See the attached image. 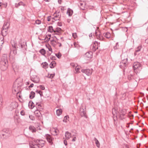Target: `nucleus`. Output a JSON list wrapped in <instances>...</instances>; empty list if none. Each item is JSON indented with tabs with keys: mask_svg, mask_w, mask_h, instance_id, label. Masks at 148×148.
Returning <instances> with one entry per match:
<instances>
[{
	"mask_svg": "<svg viewBox=\"0 0 148 148\" xmlns=\"http://www.w3.org/2000/svg\"><path fill=\"white\" fill-rule=\"evenodd\" d=\"M3 132H6V133H8V130H7L6 129H3Z\"/></svg>",
	"mask_w": 148,
	"mask_h": 148,
	"instance_id": "nucleus-63",
	"label": "nucleus"
},
{
	"mask_svg": "<svg viewBox=\"0 0 148 148\" xmlns=\"http://www.w3.org/2000/svg\"><path fill=\"white\" fill-rule=\"evenodd\" d=\"M56 114L58 116L60 115L62 113V110L61 109H58L56 110Z\"/></svg>",
	"mask_w": 148,
	"mask_h": 148,
	"instance_id": "nucleus-30",
	"label": "nucleus"
},
{
	"mask_svg": "<svg viewBox=\"0 0 148 148\" xmlns=\"http://www.w3.org/2000/svg\"><path fill=\"white\" fill-rule=\"evenodd\" d=\"M7 68V67L5 66V65H2V66L1 67V70L3 71H4Z\"/></svg>",
	"mask_w": 148,
	"mask_h": 148,
	"instance_id": "nucleus-46",
	"label": "nucleus"
},
{
	"mask_svg": "<svg viewBox=\"0 0 148 148\" xmlns=\"http://www.w3.org/2000/svg\"><path fill=\"white\" fill-rule=\"evenodd\" d=\"M64 143L66 146L67 145V142L65 140H64Z\"/></svg>",
	"mask_w": 148,
	"mask_h": 148,
	"instance_id": "nucleus-62",
	"label": "nucleus"
},
{
	"mask_svg": "<svg viewBox=\"0 0 148 148\" xmlns=\"http://www.w3.org/2000/svg\"><path fill=\"white\" fill-rule=\"evenodd\" d=\"M60 14L59 12H58V13L56 14H54V17L53 18H52V19L55 21L58 20H60Z\"/></svg>",
	"mask_w": 148,
	"mask_h": 148,
	"instance_id": "nucleus-8",
	"label": "nucleus"
},
{
	"mask_svg": "<svg viewBox=\"0 0 148 148\" xmlns=\"http://www.w3.org/2000/svg\"><path fill=\"white\" fill-rule=\"evenodd\" d=\"M40 53L43 55H45L46 54V51L43 49H42L40 51Z\"/></svg>",
	"mask_w": 148,
	"mask_h": 148,
	"instance_id": "nucleus-33",
	"label": "nucleus"
},
{
	"mask_svg": "<svg viewBox=\"0 0 148 148\" xmlns=\"http://www.w3.org/2000/svg\"><path fill=\"white\" fill-rule=\"evenodd\" d=\"M73 36L74 38H76L77 37L76 33H73Z\"/></svg>",
	"mask_w": 148,
	"mask_h": 148,
	"instance_id": "nucleus-49",
	"label": "nucleus"
},
{
	"mask_svg": "<svg viewBox=\"0 0 148 148\" xmlns=\"http://www.w3.org/2000/svg\"><path fill=\"white\" fill-rule=\"evenodd\" d=\"M56 56L58 58H60L61 56V54L60 53H58L55 54Z\"/></svg>",
	"mask_w": 148,
	"mask_h": 148,
	"instance_id": "nucleus-43",
	"label": "nucleus"
},
{
	"mask_svg": "<svg viewBox=\"0 0 148 148\" xmlns=\"http://www.w3.org/2000/svg\"><path fill=\"white\" fill-rule=\"evenodd\" d=\"M18 46L19 47H21V49H22L25 46V45L24 44L19 43L18 44Z\"/></svg>",
	"mask_w": 148,
	"mask_h": 148,
	"instance_id": "nucleus-44",
	"label": "nucleus"
},
{
	"mask_svg": "<svg viewBox=\"0 0 148 148\" xmlns=\"http://www.w3.org/2000/svg\"><path fill=\"white\" fill-rule=\"evenodd\" d=\"M69 118V117L68 116H65L63 119V121L64 122H67V120L68 118Z\"/></svg>",
	"mask_w": 148,
	"mask_h": 148,
	"instance_id": "nucleus-42",
	"label": "nucleus"
},
{
	"mask_svg": "<svg viewBox=\"0 0 148 148\" xmlns=\"http://www.w3.org/2000/svg\"><path fill=\"white\" fill-rule=\"evenodd\" d=\"M21 114L22 116L24 115L25 114L24 111L23 110H22L21 112Z\"/></svg>",
	"mask_w": 148,
	"mask_h": 148,
	"instance_id": "nucleus-50",
	"label": "nucleus"
},
{
	"mask_svg": "<svg viewBox=\"0 0 148 148\" xmlns=\"http://www.w3.org/2000/svg\"><path fill=\"white\" fill-rule=\"evenodd\" d=\"M127 59H125L123 60L120 62L121 64H127Z\"/></svg>",
	"mask_w": 148,
	"mask_h": 148,
	"instance_id": "nucleus-36",
	"label": "nucleus"
},
{
	"mask_svg": "<svg viewBox=\"0 0 148 148\" xmlns=\"http://www.w3.org/2000/svg\"><path fill=\"white\" fill-rule=\"evenodd\" d=\"M12 68L15 72L17 71L18 68L17 65H13Z\"/></svg>",
	"mask_w": 148,
	"mask_h": 148,
	"instance_id": "nucleus-37",
	"label": "nucleus"
},
{
	"mask_svg": "<svg viewBox=\"0 0 148 148\" xmlns=\"http://www.w3.org/2000/svg\"><path fill=\"white\" fill-rule=\"evenodd\" d=\"M82 71L83 73H85L88 76L90 75L92 72V69H82Z\"/></svg>",
	"mask_w": 148,
	"mask_h": 148,
	"instance_id": "nucleus-4",
	"label": "nucleus"
},
{
	"mask_svg": "<svg viewBox=\"0 0 148 148\" xmlns=\"http://www.w3.org/2000/svg\"><path fill=\"white\" fill-rule=\"evenodd\" d=\"M65 136L66 139H69L71 137V134L69 132H66L65 134Z\"/></svg>",
	"mask_w": 148,
	"mask_h": 148,
	"instance_id": "nucleus-24",
	"label": "nucleus"
},
{
	"mask_svg": "<svg viewBox=\"0 0 148 148\" xmlns=\"http://www.w3.org/2000/svg\"><path fill=\"white\" fill-rule=\"evenodd\" d=\"M92 47V49L93 51H95L98 49V42L96 41H95L91 45Z\"/></svg>",
	"mask_w": 148,
	"mask_h": 148,
	"instance_id": "nucleus-7",
	"label": "nucleus"
},
{
	"mask_svg": "<svg viewBox=\"0 0 148 148\" xmlns=\"http://www.w3.org/2000/svg\"><path fill=\"white\" fill-rule=\"evenodd\" d=\"M29 118L32 120H34V116L32 115H29Z\"/></svg>",
	"mask_w": 148,
	"mask_h": 148,
	"instance_id": "nucleus-48",
	"label": "nucleus"
},
{
	"mask_svg": "<svg viewBox=\"0 0 148 148\" xmlns=\"http://www.w3.org/2000/svg\"><path fill=\"white\" fill-rule=\"evenodd\" d=\"M94 140L95 141V143L97 146L99 148V147L100 144L98 140L97 139V138H94Z\"/></svg>",
	"mask_w": 148,
	"mask_h": 148,
	"instance_id": "nucleus-26",
	"label": "nucleus"
},
{
	"mask_svg": "<svg viewBox=\"0 0 148 148\" xmlns=\"http://www.w3.org/2000/svg\"><path fill=\"white\" fill-rule=\"evenodd\" d=\"M54 75H55V74H48V75L47 76V77L48 78L52 79L53 77H54Z\"/></svg>",
	"mask_w": 148,
	"mask_h": 148,
	"instance_id": "nucleus-35",
	"label": "nucleus"
},
{
	"mask_svg": "<svg viewBox=\"0 0 148 148\" xmlns=\"http://www.w3.org/2000/svg\"><path fill=\"white\" fill-rule=\"evenodd\" d=\"M36 23L37 24H40L41 23V21L40 20H37L36 21Z\"/></svg>",
	"mask_w": 148,
	"mask_h": 148,
	"instance_id": "nucleus-47",
	"label": "nucleus"
},
{
	"mask_svg": "<svg viewBox=\"0 0 148 148\" xmlns=\"http://www.w3.org/2000/svg\"><path fill=\"white\" fill-rule=\"evenodd\" d=\"M48 50L49 51H52V49L51 47H49L48 48Z\"/></svg>",
	"mask_w": 148,
	"mask_h": 148,
	"instance_id": "nucleus-60",
	"label": "nucleus"
},
{
	"mask_svg": "<svg viewBox=\"0 0 148 148\" xmlns=\"http://www.w3.org/2000/svg\"><path fill=\"white\" fill-rule=\"evenodd\" d=\"M34 113L36 116L38 117H40L41 115L40 112L38 110H36Z\"/></svg>",
	"mask_w": 148,
	"mask_h": 148,
	"instance_id": "nucleus-19",
	"label": "nucleus"
},
{
	"mask_svg": "<svg viewBox=\"0 0 148 148\" xmlns=\"http://www.w3.org/2000/svg\"><path fill=\"white\" fill-rule=\"evenodd\" d=\"M76 140V137H74L72 139V141L73 142L75 141Z\"/></svg>",
	"mask_w": 148,
	"mask_h": 148,
	"instance_id": "nucleus-61",
	"label": "nucleus"
},
{
	"mask_svg": "<svg viewBox=\"0 0 148 148\" xmlns=\"http://www.w3.org/2000/svg\"><path fill=\"white\" fill-rule=\"evenodd\" d=\"M141 49V47L140 46H138L137 48H136V53L137 52H139V51H140V49Z\"/></svg>",
	"mask_w": 148,
	"mask_h": 148,
	"instance_id": "nucleus-41",
	"label": "nucleus"
},
{
	"mask_svg": "<svg viewBox=\"0 0 148 148\" xmlns=\"http://www.w3.org/2000/svg\"><path fill=\"white\" fill-rule=\"evenodd\" d=\"M95 34L97 39H99L100 40H103L104 39L103 37L101 36L100 34V32H98V34L97 32L95 33Z\"/></svg>",
	"mask_w": 148,
	"mask_h": 148,
	"instance_id": "nucleus-12",
	"label": "nucleus"
},
{
	"mask_svg": "<svg viewBox=\"0 0 148 148\" xmlns=\"http://www.w3.org/2000/svg\"><path fill=\"white\" fill-rule=\"evenodd\" d=\"M51 16H49L47 17V20L48 21H49L51 20Z\"/></svg>",
	"mask_w": 148,
	"mask_h": 148,
	"instance_id": "nucleus-56",
	"label": "nucleus"
},
{
	"mask_svg": "<svg viewBox=\"0 0 148 148\" xmlns=\"http://www.w3.org/2000/svg\"><path fill=\"white\" fill-rule=\"evenodd\" d=\"M15 121L18 123H20L22 122L21 119L18 116H17V117L15 118Z\"/></svg>",
	"mask_w": 148,
	"mask_h": 148,
	"instance_id": "nucleus-23",
	"label": "nucleus"
},
{
	"mask_svg": "<svg viewBox=\"0 0 148 148\" xmlns=\"http://www.w3.org/2000/svg\"><path fill=\"white\" fill-rule=\"evenodd\" d=\"M3 40V37H2L0 38V45L2 46V44L4 43V41Z\"/></svg>",
	"mask_w": 148,
	"mask_h": 148,
	"instance_id": "nucleus-40",
	"label": "nucleus"
},
{
	"mask_svg": "<svg viewBox=\"0 0 148 148\" xmlns=\"http://www.w3.org/2000/svg\"><path fill=\"white\" fill-rule=\"evenodd\" d=\"M31 80L36 83H38L39 81V77L36 75H33L32 73H30Z\"/></svg>",
	"mask_w": 148,
	"mask_h": 148,
	"instance_id": "nucleus-2",
	"label": "nucleus"
},
{
	"mask_svg": "<svg viewBox=\"0 0 148 148\" xmlns=\"http://www.w3.org/2000/svg\"><path fill=\"white\" fill-rule=\"evenodd\" d=\"M16 104H17L15 102H12L11 103V106H13V105H15Z\"/></svg>",
	"mask_w": 148,
	"mask_h": 148,
	"instance_id": "nucleus-57",
	"label": "nucleus"
},
{
	"mask_svg": "<svg viewBox=\"0 0 148 148\" xmlns=\"http://www.w3.org/2000/svg\"><path fill=\"white\" fill-rule=\"evenodd\" d=\"M132 67L135 72L136 73L138 72V70L139 68L140 67V65H133Z\"/></svg>",
	"mask_w": 148,
	"mask_h": 148,
	"instance_id": "nucleus-22",
	"label": "nucleus"
},
{
	"mask_svg": "<svg viewBox=\"0 0 148 148\" xmlns=\"http://www.w3.org/2000/svg\"><path fill=\"white\" fill-rule=\"evenodd\" d=\"M34 105L33 102H29V106L31 109L33 108L34 107Z\"/></svg>",
	"mask_w": 148,
	"mask_h": 148,
	"instance_id": "nucleus-34",
	"label": "nucleus"
},
{
	"mask_svg": "<svg viewBox=\"0 0 148 148\" xmlns=\"http://www.w3.org/2000/svg\"><path fill=\"white\" fill-rule=\"evenodd\" d=\"M15 5L16 7H18L20 5H23L24 6L25 4L22 1H20L18 3H16Z\"/></svg>",
	"mask_w": 148,
	"mask_h": 148,
	"instance_id": "nucleus-27",
	"label": "nucleus"
},
{
	"mask_svg": "<svg viewBox=\"0 0 148 148\" xmlns=\"http://www.w3.org/2000/svg\"><path fill=\"white\" fill-rule=\"evenodd\" d=\"M80 115L82 116H84L87 118V116L86 115V108H83V106L81 107L80 109Z\"/></svg>",
	"mask_w": 148,
	"mask_h": 148,
	"instance_id": "nucleus-6",
	"label": "nucleus"
},
{
	"mask_svg": "<svg viewBox=\"0 0 148 148\" xmlns=\"http://www.w3.org/2000/svg\"><path fill=\"white\" fill-rule=\"evenodd\" d=\"M48 31L49 32L51 33L54 32V29L53 28L52 26H50L49 27L48 29Z\"/></svg>",
	"mask_w": 148,
	"mask_h": 148,
	"instance_id": "nucleus-28",
	"label": "nucleus"
},
{
	"mask_svg": "<svg viewBox=\"0 0 148 148\" xmlns=\"http://www.w3.org/2000/svg\"><path fill=\"white\" fill-rule=\"evenodd\" d=\"M103 36L107 38H109L111 37V34L108 32H107L106 33H104L103 34Z\"/></svg>",
	"mask_w": 148,
	"mask_h": 148,
	"instance_id": "nucleus-17",
	"label": "nucleus"
},
{
	"mask_svg": "<svg viewBox=\"0 0 148 148\" xmlns=\"http://www.w3.org/2000/svg\"><path fill=\"white\" fill-rule=\"evenodd\" d=\"M57 45L59 47H61L62 46V44L61 43L58 42L57 43Z\"/></svg>",
	"mask_w": 148,
	"mask_h": 148,
	"instance_id": "nucleus-55",
	"label": "nucleus"
},
{
	"mask_svg": "<svg viewBox=\"0 0 148 148\" xmlns=\"http://www.w3.org/2000/svg\"><path fill=\"white\" fill-rule=\"evenodd\" d=\"M139 52H137L136 53V51H135V52L134 53V55L135 56H136L137 55H138L139 54Z\"/></svg>",
	"mask_w": 148,
	"mask_h": 148,
	"instance_id": "nucleus-58",
	"label": "nucleus"
},
{
	"mask_svg": "<svg viewBox=\"0 0 148 148\" xmlns=\"http://www.w3.org/2000/svg\"><path fill=\"white\" fill-rule=\"evenodd\" d=\"M36 106L37 108H38H38L39 109H41V108L42 107L41 104L37 103H36Z\"/></svg>",
	"mask_w": 148,
	"mask_h": 148,
	"instance_id": "nucleus-38",
	"label": "nucleus"
},
{
	"mask_svg": "<svg viewBox=\"0 0 148 148\" xmlns=\"http://www.w3.org/2000/svg\"><path fill=\"white\" fill-rule=\"evenodd\" d=\"M46 138L47 141L52 144L53 139L51 136L50 135L47 134L46 135Z\"/></svg>",
	"mask_w": 148,
	"mask_h": 148,
	"instance_id": "nucleus-11",
	"label": "nucleus"
},
{
	"mask_svg": "<svg viewBox=\"0 0 148 148\" xmlns=\"http://www.w3.org/2000/svg\"><path fill=\"white\" fill-rule=\"evenodd\" d=\"M56 63L55 61L52 62L49 65H53L54 64H56Z\"/></svg>",
	"mask_w": 148,
	"mask_h": 148,
	"instance_id": "nucleus-59",
	"label": "nucleus"
},
{
	"mask_svg": "<svg viewBox=\"0 0 148 148\" xmlns=\"http://www.w3.org/2000/svg\"><path fill=\"white\" fill-rule=\"evenodd\" d=\"M23 85V83L21 81H19L18 79L16 80L13 84L12 89V93L14 94H16L17 96L21 97L19 91L21 87Z\"/></svg>",
	"mask_w": 148,
	"mask_h": 148,
	"instance_id": "nucleus-1",
	"label": "nucleus"
},
{
	"mask_svg": "<svg viewBox=\"0 0 148 148\" xmlns=\"http://www.w3.org/2000/svg\"><path fill=\"white\" fill-rule=\"evenodd\" d=\"M29 146L30 148H40L39 145L35 141L32 144L30 143Z\"/></svg>",
	"mask_w": 148,
	"mask_h": 148,
	"instance_id": "nucleus-10",
	"label": "nucleus"
},
{
	"mask_svg": "<svg viewBox=\"0 0 148 148\" xmlns=\"http://www.w3.org/2000/svg\"><path fill=\"white\" fill-rule=\"evenodd\" d=\"M8 29H2L1 31V34L3 36H5L7 34Z\"/></svg>",
	"mask_w": 148,
	"mask_h": 148,
	"instance_id": "nucleus-20",
	"label": "nucleus"
},
{
	"mask_svg": "<svg viewBox=\"0 0 148 148\" xmlns=\"http://www.w3.org/2000/svg\"><path fill=\"white\" fill-rule=\"evenodd\" d=\"M9 22L8 21H7L4 23V25L3 26L2 29H8L9 26Z\"/></svg>",
	"mask_w": 148,
	"mask_h": 148,
	"instance_id": "nucleus-15",
	"label": "nucleus"
},
{
	"mask_svg": "<svg viewBox=\"0 0 148 148\" xmlns=\"http://www.w3.org/2000/svg\"><path fill=\"white\" fill-rule=\"evenodd\" d=\"M125 115V113H122L121 114H120L119 115V117L120 119L122 120L123 118V117Z\"/></svg>",
	"mask_w": 148,
	"mask_h": 148,
	"instance_id": "nucleus-39",
	"label": "nucleus"
},
{
	"mask_svg": "<svg viewBox=\"0 0 148 148\" xmlns=\"http://www.w3.org/2000/svg\"><path fill=\"white\" fill-rule=\"evenodd\" d=\"M12 45L13 47V52L14 54H16L17 53L16 49L18 48L17 46V44L16 43L14 42V43L12 44Z\"/></svg>",
	"mask_w": 148,
	"mask_h": 148,
	"instance_id": "nucleus-9",
	"label": "nucleus"
},
{
	"mask_svg": "<svg viewBox=\"0 0 148 148\" xmlns=\"http://www.w3.org/2000/svg\"><path fill=\"white\" fill-rule=\"evenodd\" d=\"M51 44L54 47H55L57 45V41L55 40L54 39L51 40Z\"/></svg>",
	"mask_w": 148,
	"mask_h": 148,
	"instance_id": "nucleus-18",
	"label": "nucleus"
},
{
	"mask_svg": "<svg viewBox=\"0 0 148 148\" xmlns=\"http://www.w3.org/2000/svg\"><path fill=\"white\" fill-rule=\"evenodd\" d=\"M61 29L60 28L58 27L54 29V33L56 34H59L61 33Z\"/></svg>",
	"mask_w": 148,
	"mask_h": 148,
	"instance_id": "nucleus-16",
	"label": "nucleus"
},
{
	"mask_svg": "<svg viewBox=\"0 0 148 148\" xmlns=\"http://www.w3.org/2000/svg\"><path fill=\"white\" fill-rule=\"evenodd\" d=\"M36 143L39 145L40 148H41L44 145L45 141L42 140H37L35 141Z\"/></svg>",
	"mask_w": 148,
	"mask_h": 148,
	"instance_id": "nucleus-3",
	"label": "nucleus"
},
{
	"mask_svg": "<svg viewBox=\"0 0 148 148\" xmlns=\"http://www.w3.org/2000/svg\"><path fill=\"white\" fill-rule=\"evenodd\" d=\"M128 78L129 80H130L133 78V76L132 75H129L128 76Z\"/></svg>",
	"mask_w": 148,
	"mask_h": 148,
	"instance_id": "nucleus-45",
	"label": "nucleus"
},
{
	"mask_svg": "<svg viewBox=\"0 0 148 148\" xmlns=\"http://www.w3.org/2000/svg\"><path fill=\"white\" fill-rule=\"evenodd\" d=\"M35 95V92L33 91H32L29 95V97L31 99H33Z\"/></svg>",
	"mask_w": 148,
	"mask_h": 148,
	"instance_id": "nucleus-31",
	"label": "nucleus"
},
{
	"mask_svg": "<svg viewBox=\"0 0 148 148\" xmlns=\"http://www.w3.org/2000/svg\"><path fill=\"white\" fill-rule=\"evenodd\" d=\"M40 88L42 90H44L45 89L44 86L42 85H40Z\"/></svg>",
	"mask_w": 148,
	"mask_h": 148,
	"instance_id": "nucleus-51",
	"label": "nucleus"
},
{
	"mask_svg": "<svg viewBox=\"0 0 148 148\" xmlns=\"http://www.w3.org/2000/svg\"><path fill=\"white\" fill-rule=\"evenodd\" d=\"M92 53L91 51H89L86 52L85 55V57L86 58H91L92 57Z\"/></svg>",
	"mask_w": 148,
	"mask_h": 148,
	"instance_id": "nucleus-14",
	"label": "nucleus"
},
{
	"mask_svg": "<svg viewBox=\"0 0 148 148\" xmlns=\"http://www.w3.org/2000/svg\"><path fill=\"white\" fill-rule=\"evenodd\" d=\"M73 10L69 8H68L67 12V14L69 16H72L73 13Z\"/></svg>",
	"mask_w": 148,
	"mask_h": 148,
	"instance_id": "nucleus-21",
	"label": "nucleus"
},
{
	"mask_svg": "<svg viewBox=\"0 0 148 148\" xmlns=\"http://www.w3.org/2000/svg\"><path fill=\"white\" fill-rule=\"evenodd\" d=\"M29 128L30 131L32 132H35L36 131V130L35 128L32 126H29Z\"/></svg>",
	"mask_w": 148,
	"mask_h": 148,
	"instance_id": "nucleus-25",
	"label": "nucleus"
},
{
	"mask_svg": "<svg viewBox=\"0 0 148 148\" xmlns=\"http://www.w3.org/2000/svg\"><path fill=\"white\" fill-rule=\"evenodd\" d=\"M74 47H78V45L75 42H74L73 43Z\"/></svg>",
	"mask_w": 148,
	"mask_h": 148,
	"instance_id": "nucleus-52",
	"label": "nucleus"
},
{
	"mask_svg": "<svg viewBox=\"0 0 148 148\" xmlns=\"http://www.w3.org/2000/svg\"><path fill=\"white\" fill-rule=\"evenodd\" d=\"M61 10L62 11H64L65 9L64 8V7H61Z\"/></svg>",
	"mask_w": 148,
	"mask_h": 148,
	"instance_id": "nucleus-64",
	"label": "nucleus"
},
{
	"mask_svg": "<svg viewBox=\"0 0 148 148\" xmlns=\"http://www.w3.org/2000/svg\"><path fill=\"white\" fill-rule=\"evenodd\" d=\"M36 92L37 93L39 94L40 95H41V94H42V92L40 90L38 91L37 90H36Z\"/></svg>",
	"mask_w": 148,
	"mask_h": 148,
	"instance_id": "nucleus-53",
	"label": "nucleus"
},
{
	"mask_svg": "<svg viewBox=\"0 0 148 148\" xmlns=\"http://www.w3.org/2000/svg\"><path fill=\"white\" fill-rule=\"evenodd\" d=\"M81 69V66L80 65H77L75 67V70L76 72V73L79 72V71Z\"/></svg>",
	"mask_w": 148,
	"mask_h": 148,
	"instance_id": "nucleus-32",
	"label": "nucleus"
},
{
	"mask_svg": "<svg viewBox=\"0 0 148 148\" xmlns=\"http://www.w3.org/2000/svg\"><path fill=\"white\" fill-rule=\"evenodd\" d=\"M2 97L1 95H0V107L1 105Z\"/></svg>",
	"mask_w": 148,
	"mask_h": 148,
	"instance_id": "nucleus-54",
	"label": "nucleus"
},
{
	"mask_svg": "<svg viewBox=\"0 0 148 148\" xmlns=\"http://www.w3.org/2000/svg\"><path fill=\"white\" fill-rule=\"evenodd\" d=\"M85 2L84 1H81L79 2L78 3V5L82 10H84V8L85 5Z\"/></svg>",
	"mask_w": 148,
	"mask_h": 148,
	"instance_id": "nucleus-13",
	"label": "nucleus"
},
{
	"mask_svg": "<svg viewBox=\"0 0 148 148\" xmlns=\"http://www.w3.org/2000/svg\"><path fill=\"white\" fill-rule=\"evenodd\" d=\"M52 134L54 135H57L58 134V130L57 129H54L52 131Z\"/></svg>",
	"mask_w": 148,
	"mask_h": 148,
	"instance_id": "nucleus-29",
	"label": "nucleus"
},
{
	"mask_svg": "<svg viewBox=\"0 0 148 148\" xmlns=\"http://www.w3.org/2000/svg\"><path fill=\"white\" fill-rule=\"evenodd\" d=\"M0 63L1 65H5L8 64L7 58L6 55H5L4 56L2 57Z\"/></svg>",
	"mask_w": 148,
	"mask_h": 148,
	"instance_id": "nucleus-5",
	"label": "nucleus"
}]
</instances>
